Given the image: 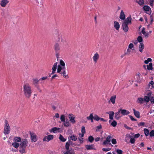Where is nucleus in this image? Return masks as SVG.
Segmentation results:
<instances>
[{
	"label": "nucleus",
	"instance_id": "nucleus-1",
	"mask_svg": "<svg viewBox=\"0 0 154 154\" xmlns=\"http://www.w3.org/2000/svg\"><path fill=\"white\" fill-rule=\"evenodd\" d=\"M60 65L58 66L57 62H56L54 64L52 69V71L51 74H53L55 73L57 67V72L60 74L64 78L66 79L68 78V75L66 71L65 63L62 60H60Z\"/></svg>",
	"mask_w": 154,
	"mask_h": 154
},
{
	"label": "nucleus",
	"instance_id": "nucleus-2",
	"mask_svg": "<svg viewBox=\"0 0 154 154\" xmlns=\"http://www.w3.org/2000/svg\"><path fill=\"white\" fill-rule=\"evenodd\" d=\"M23 94L25 97L29 99L32 94V90L31 86L28 83L24 84L23 85Z\"/></svg>",
	"mask_w": 154,
	"mask_h": 154
},
{
	"label": "nucleus",
	"instance_id": "nucleus-3",
	"mask_svg": "<svg viewBox=\"0 0 154 154\" xmlns=\"http://www.w3.org/2000/svg\"><path fill=\"white\" fill-rule=\"evenodd\" d=\"M28 140L26 138L22 139V141L20 143L19 151L21 154L25 153L26 149L28 146Z\"/></svg>",
	"mask_w": 154,
	"mask_h": 154
},
{
	"label": "nucleus",
	"instance_id": "nucleus-4",
	"mask_svg": "<svg viewBox=\"0 0 154 154\" xmlns=\"http://www.w3.org/2000/svg\"><path fill=\"white\" fill-rule=\"evenodd\" d=\"M131 16L128 17L126 20H125L122 23V27L123 30L125 32H127L128 31V25L131 23Z\"/></svg>",
	"mask_w": 154,
	"mask_h": 154
},
{
	"label": "nucleus",
	"instance_id": "nucleus-5",
	"mask_svg": "<svg viewBox=\"0 0 154 154\" xmlns=\"http://www.w3.org/2000/svg\"><path fill=\"white\" fill-rule=\"evenodd\" d=\"M5 124L4 127L3 133L5 135L8 134L10 132L11 128L7 121L5 120Z\"/></svg>",
	"mask_w": 154,
	"mask_h": 154
},
{
	"label": "nucleus",
	"instance_id": "nucleus-6",
	"mask_svg": "<svg viewBox=\"0 0 154 154\" xmlns=\"http://www.w3.org/2000/svg\"><path fill=\"white\" fill-rule=\"evenodd\" d=\"M112 137L110 136H108L106 138L105 140L104 141L103 143V145H111L110 143L111 140H112Z\"/></svg>",
	"mask_w": 154,
	"mask_h": 154
},
{
	"label": "nucleus",
	"instance_id": "nucleus-7",
	"mask_svg": "<svg viewBox=\"0 0 154 154\" xmlns=\"http://www.w3.org/2000/svg\"><path fill=\"white\" fill-rule=\"evenodd\" d=\"M143 77L142 76L139 72L137 73L136 75L135 79L136 81L138 82H140L143 80Z\"/></svg>",
	"mask_w": 154,
	"mask_h": 154
},
{
	"label": "nucleus",
	"instance_id": "nucleus-8",
	"mask_svg": "<svg viewBox=\"0 0 154 154\" xmlns=\"http://www.w3.org/2000/svg\"><path fill=\"white\" fill-rule=\"evenodd\" d=\"M30 138L32 142H36L37 140L36 135L33 133H30Z\"/></svg>",
	"mask_w": 154,
	"mask_h": 154
},
{
	"label": "nucleus",
	"instance_id": "nucleus-9",
	"mask_svg": "<svg viewBox=\"0 0 154 154\" xmlns=\"http://www.w3.org/2000/svg\"><path fill=\"white\" fill-rule=\"evenodd\" d=\"M69 119L70 121L72 124H74L75 122V116L72 114H70L69 115Z\"/></svg>",
	"mask_w": 154,
	"mask_h": 154
},
{
	"label": "nucleus",
	"instance_id": "nucleus-10",
	"mask_svg": "<svg viewBox=\"0 0 154 154\" xmlns=\"http://www.w3.org/2000/svg\"><path fill=\"white\" fill-rule=\"evenodd\" d=\"M54 136L53 135H49L48 136H45L43 139V141H44L48 142L52 140Z\"/></svg>",
	"mask_w": 154,
	"mask_h": 154
},
{
	"label": "nucleus",
	"instance_id": "nucleus-11",
	"mask_svg": "<svg viewBox=\"0 0 154 154\" xmlns=\"http://www.w3.org/2000/svg\"><path fill=\"white\" fill-rule=\"evenodd\" d=\"M100 57V55L97 53H95L93 57V59L95 63H96Z\"/></svg>",
	"mask_w": 154,
	"mask_h": 154
},
{
	"label": "nucleus",
	"instance_id": "nucleus-12",
	"mask_svg": "<svg viewBox=\"0 0 154 154\" xmlns=\"http://www.w3.org/2000/svg\"><path fill=\"white\" fill-rule=\"evenodd\" d=\"M9 2L8 0H1L0 5L1 7L4 8L6 7Z\"/></svg>",
	"mask_w": 154,
	"mask_h": 154
},
{
	"label": "nucleus",
	"instance_id": "nucleus-13",
	"mask_svg": "<svg viewBox=\"0 0 154 154\" xmlns=\"http://www.w3.org/2000/svg\"><path fill=\"white\" fill-rule=\"evenodd\" d=\"M122 115L121 114L120 111L119 109L118 111L115 113V119L117 120H119V119L122 117Z\"/></svg>",
	"mask_w": 154,
	"mask_h": 154
},
{
	"label": "nucleus",
	"instance_id": "nucleus-14",
	"mask_svg": "<svg viewBox=\"0 0 154 154\" xmlns=\"http://www.w3.org/2000/svg\"><path fill=\"white\" fill-rule=\"evenodd\" d=\"M60 45L57 43H56L54 45V49L56 52H58L60 51Z\"/></svg>",
	"mask_w": 154,
	"mask_h": 154
},
{
	"label": "nucleus",
	"instance_id": "nucleus-15",
	"mask_svg": "<svg viewBox=\"0 0 154 154\" xmlns=\"http://www.w3.org/2000/svg\"><path fill=\"white\" fill-rule=\"evenodd\" d=\"M60 128L55 127L50 129L49 131L50 132H53L54 133H56L57 132H60Z\"/></svg>",
	"mask_w": 154,
	"mask_h": 154
},
{
	"label": "nucleus",
	"instance_id": "nucleus-16",
	"mask_svg": "<svg viewBox=\"0 0 154 154\" xmlns=\"http://www.w3.org/2000/svg\"><path fill=\"white\" fill-rule=\"evenodd\" d=\"M119 110H120V112L122 115H127L130 114V113L129 111L126 109H119Z\"/></svg>",
	"mask_w": 154,
	"mask_h": 154
},
{
	"label": "nucleus",
	"instance_id": "nucleus-17",
	"mask_svg": "<svg viewBox=\"0 0 154 154\" xmlns=\"http://www.w3.org/2000/svg\"><path fill=\"white\" fill-rule=\"evenodd\" d=\"M116 95H113L112 96L110 99V100L109 101H109H111L112 103L113 104H114L115 103L116 99Z\"/></svg>",
	"mask_w": 154,
	"mask_h": 154
},
{
	"label": "nucleus",
	"instance_id": "nucleus-18",
	"mask_svg": "<svg viewBox=\"0 0 154 154\" xmlns=\"http://www.w3.org/2000/svg\"><path fill=\"white\" fill-rule=\"evenodd\" d=\"M144 100L143 98L142 97H138L137 99V103L140 104H143L144 102Z\"/></svg>",
	"mask_w": 154,
	"mask_h": 154
},
{
	"label": "nucleus",
	"instance_id": "nucleus-19",
	"mask_svg": "<svg viewBox=\"0 0 154 154\" xmlns=\"http://www.w3.org/2000/svg\"><path fill=\"white\" fill-rule=\"evenodd\" d=\"M85 147L87 150L95 149L94 145H88L85 146Z\"/></svg>",
	"mask_w": 154,
	"mask_h": 154
},
{
	"label": "nucleus",
	"instance_id": "nucleus-20",
	"mask_svg": "<svg viewBox=\"0 0 154 154\" xmlns=\"http://www.w3.org/2000/svg\"><path fill=\"white\" fill-rule=\"evenodd\" d=\"M134 113L135 116L137 118H139L140 117V112L136 111L134 109H133Z\"/></svg>",
	"mask_w": 154,
	"mask_h": 154
},
{
	"label": "nucleus",
	"instance_id": "nucleus-21",
	"mask_svg": "<svg viewBox=\"0 0 154 154\" xmlns=\"http://www.w3.org/2000/svg\"><path fill=\"white\" fill-rule=\"evenodd\" d=\"M114 27L117 30H118L120 28V25L119 23L117 21H115L114 22Z\"/></svg>",
	"mask_w": 154,
	"mask_h": 154
},
{
	"label": "nucleus",
	"instance_id": "nucleus-22",
	"mask_svg": "<svg viewBox=\"0 0 154 154\" xmlns=\"http://www.w3.org/2000/svg\"><path fill=\"white\" fill-rule=\"evenodd\" d=\"M108 113L109 115V119H110L112 120L113 118L114 115L115 114V113L114 112L112 111H110Z\"/></svg>",
	"mask_w": 154,
	"mask_h": 154
},
{
	"label": "nucleus",
	"instance_id": "nucleus-23",
	"mask_svg": "<svg viewBox=\"0 0 154 154\" xmlns=\"http://www.w3.org/2000/svg\"><path fill=\"white\" fill-rule=\"evenodd\" d=\"M22 139L20 137H15L14 138L13 140L14 142H21Z\"/></svg>",
	"mask_w": 154,
	"mask_h": 154
},
{
	"label": "nucleus",
	"instance_id": "nucleus-24",
	"mask_svg": "<svg viewBox=\"0 0 154 154\" xmlns=\"http://www.w3.org/2000/svg\"><path fill=\"white\" fill-rule=\"evenodd\" d=\"M119 18L123 20H124L125 18V15L122 10H121Z\"/></svg>",
	"mask_w": 154,
	"mask_h": 154
},
{
	"label": "nucleus",
	"instance_id": "nucleus-25",
	"mask_svg": "<svg viewBox=\"0 0 154 154\" xmlns=\"http://www.w3.org/2000/svg\"><path fill=\"white\" fill-rule=\"evenodd\" d=\"M144 48V45L142 43H140L139 46V51L141 52H143V50Z\"/></svg>",
	"mask_w": 154,
	"mask_h": 154
},
{
	"label": "nucleus",
	"instance_id": "nucleus-26",
	"mask_svg": "<svg viewBox=\"0 0 154 154\" xmlns=\"http://www.w3.org/2000/svg\"><path fill=\"white\" fill-rule=\"evenodd\" d=\"M154 83L153 81H151L148 85V87H149V88H150V89H152V88H153Z\"/></svg>",
	"mask_w": 154,
	"mask_h": 154
},
{
	"label": "nucleus",
	"instance_id": "nucleus-27",
	"mask_svg": "<svg viewBox=\"0 0 154 154\" xmlns=\"http://www.w3.org/2000/svg\"><path fill=\"white\" fill-rule=\"evenodd\" d=\"M69 138H70L72 140L74 141H76L77 139V137L75 135H72L69 137Z\"/></svg>",
	"mask_w": 154,
	"mask_h": 154
},
{
	"label": "nucleus",
	"instance_id": "nucleus-28",
	"mask_svg": "<svg viewBox=\"0 0 154 154\" xmlns=\"http://www.w3.org/2000/svg\"><path fill=\"white\" fill-rule=\"evenodd\" d=\"M71 143L70 140H69L68 142L66 143L65 145V148L67 150H69V146Z\"/></svg>",
	"mask_w": 154,
	"mask_h": 154
},
{
	"label": "nucleus",
	"instance_id": "nucleus-29",
	"mask_svg": "<svg viewBox=\"0 0 154 154\" xmlns=\"http://www.w3.org/2000/svg\"><path fill=\"white\" fill-rule=\"evenodd\" d=\"M12 145L16 149L18 148L19 146L20 147V143L17 142H14L12 143Z\"/></svg>",
	"mask_w": 154,
	"mask_h": 154
},
{
	"label": "nucleus",
	"instance_id": "nucleus-30",
	"mask_svg": "<svg viewBox=\"0 0 154 154\" xmlns=\"http://www.w3.org/2000/svg\"><path fill=\"white\" fill-rule=\"evenodd\" d=\"M64 154H75V152L73 149H70L64 153Z\"/></svg>",
	"mask_w": 154,
	"mask_h": 154
},
{
	"label": "nucleus",
	"instance_id": "nucleus-31",
	"mask_svg": "<svg viewBox=\"0 0 154 154\" xmlns=\"http://www.w3.org/2000/svg\"><path fill=\"white\" fill-rule=\"evenodd\" d=\"M59 139L61 141L63 142H64L66 141V139L64 138L63 136L61 134L60 135Z\"/></svg>",
	"mask_w": 154,
	"mask_h": 154
},
{
	"label": "nucleus",
	"instance_id": "nucleus-32",
	"mask_svg": "<svg viewBox=\"0 0 154 154\" xmlns=\"http://www.w3.org/2000/svg\"><path fill=\"white\" fill-rule=\"evenodd\" d=\"M144 132L145 136L147 137L148 136L149 133V131L147 128H144L143 130Z\"/></svg>",
	"mask_w": 154,
	"mask_h": 154
},
{
	"label": "nucleus",
	"instance_id": "nucleus-33",
	"mask_svg": "<svg viewBox=\"0 0 154 154\" xmlns=\"http://www.w3.org/2000/svg\"><path fill=\"white\" fill-rule=\"evenodd\" d=\"M143 9L144 11H149V10L151 9L150 7L147 5L144 6L143 7Z\"/></svg>",
	"mask_w": 154,
	"mask_h": 154
},
{
	"label": "nucleus",
	"instance_id": "nucleus-34",
	"mask_svg": "<svg viewBox=\"0 0 154 154\" xmlns=\"http://www.w3.org/2000/svg\"><path fill=\"white\" fill-rule=\"evenodd\" d=\"M39 80H38L37 79L34 78L32 79V82L34 85L38 84V83Z\"/></svg>",
	"mask_w": 154,
	"mask_h": 154
},
{
	"label": "nucleus",
	"instance_id": "nucleus-35",
	"mask_svg": "<svg viewBox=\"0 0 154 154\" xmlns=\"http://www.w3.org/2000/svg\"><path fill=\"white\" fill-rule=\"evenodd\" d=\"M63 125L64 126L66 127H68L69 126V122L68 120H66L65 122H64Z\"/></svg>",
	"mask_w": 154,
	"mask_h": 154
},
{
	"label": "nucleus",
	"instance_id": "nucleus-36",
	"mask_svg": "<svg viewBox=\"0 0 154 154\" xmlns=\"http://www.w3.org/2000/svg\"><path fill=\"white\" fill-rule=\"evenodd\" d=\"M143 99L144 101L146 103L148 102L150 100V98L147 96H145Z\"/></svg>",
	"mask_w": 154,
	"mask_h": 154
},
{
	"label": "nucleus",
	"instance_id": "nucleus-37",
	"mask_svg": "<svg viewBox=\"0 0 154 154\" xmlns=\"http://www.w3.org/2000/svg\"><path fill=\"white\" fill-rule=\"evenodd\" d=\"M147 68L148 70H152V63H150L148 65H147Z\"/></svg>",
	"mask_w": 154,
	"mask_h": 154
},
{
	"label": "nucleus",
	"instance_id": "nucleus-38",
	"mask_svg": "<svg viewBox=\"0 0 154 154\" xmlns=\"http://www.w3.org/2000/svg\"><path fill=\"white\" fill-rule=\"evenodd\" d=\"M93 116L92 113L89 116L87 117V119L88 120H90L91 119H93Z\"/></svg>",
	"mask_w": 154,
	"mask_h": 154
},
{
	"label": "nucleus",
	"instance_id": "nucleus-39",
	"mask_svg": "<svg viewBox=\"0 0 154 154\" xmlns=\"http://www.w3.org/2000/svg\"><path fill=\"white\" fill-rule=\"evenodd\" d=\"M57 36L58 38V41H60V39L63 36L61 34L58 33L57 35Z\"/></svg>",
	"mask_w": 154,
	"mask_h": 154
},
{
	"label": "nucleus",
	"instance_id": "nucleus-40",
	"mask_svg": "<svg viewBox=\"0 0 154 154\" xmlns=\"http://www.w3.org/2000/svg\"><path fill=\"white\" fill-rule=\"evenodd\" d=\"M137 41L139 42H142L143 39L141 36H139L137 38Z\"/></svg>",
	"mask_w": 154,
	"mask_h": 154
},
{
	"label": "nucleus",
	"instance_id": "nucleus-41",
	"mask_svg": "<svg viewBox=\"0 0 154 154\" xmlns=\"http://www.w3.org/2000/svg\"><path fill=\"white\" fill-rule=\"evenodd\" d=\"M117 122L114 120H113V121L111 123V125L113 127H115L117 125Z\"/></svg>",
	"mask_w": 154,
	"mask_h": 154
},
{
	"label": "nucleus",
	"instance_id": "nucleus-42",
	"mask_svg": "<svg viewBox=\"0 0 154 154\" xmlns=\"http://www.w3.org/2000/svg\"><path fill=\"white\" fill-rule=\"evenodd\" d=\"M60 119L61 121L65 122V116L63 115H62L60 118Z\"/></svg>",
	"mask_w": 154,
	"mask_h": 154
},
{
	"label": "nucleus",
	"instance_id": "nucleus-43",
	"mask_svg": "<svg viewBox=\"0 0 154 154\" xmlns=\"http://www.w3.org/2000/svg\"><path fill=\"white\" fill-rule=\"evenodd\" d=\"M63 43H66V41L65 38L64 37L62 36L60 39V41Z\"/></svg>",
	"mask_w": 154,
	"mask_h": 154
},
{
	"label": "nucleus",
	"instance_id": "nucleus-44",
	"mask_svg": "<svg viewBox=\"0 0 154 154\" xmlns=\"http://www.w3.org/2000/svg\"><path fill=\"white\" fill-rule=\"evenodd\" d=\"M88 139V140L91 143L94 140V137L91 136H90Z\"/></svg>",
	"mask_w": 154,
	"mask_h": 154
},
{
	"label": "nucleus",
	"instance_id": "nucleus-45",
	"mask_svg": "<svg viewBox=\"0 0 154 154\" xmlns=\"http://www.w3.org/2000/svg\"><path fill=\"white\" fill-rule=\"evenodd\" d=\"M93 119L96 121H98L100 120V118H99L97 115H95L94 116Z\"/></svg>",
	"mask_w": 154,
	"mask_h": 154
},
{
	"label": "nucleus",
	"instance_id": "nucleus-46",
	"mask_svg": "<svg viewBox=\"0 0 154 154\" xmlns=\"http://www.w3.org/2000/svg\"><path fill=\"white\" fill-rule=\"evenodd\" d=\"M131 50L130 49L128 48L127 50V52L125 54L128 55H130L131 54Z\"/></svg>",
	"mask_w": 154,
	"mask_h": 154
},
{
	"label": "nucleus",
	"instance_id": "nucleus-47",
	"mask_svg": "<svg viewBox=\"0 0 154 154\" xmlns=\"http://www.w3.org/2000/svg\"><path fill=\"white\" fill-rule=\"evenodd\" d=\"M130 137L131 138L130 142L131 143H134L135 141V139L131 137V136H130Z\"/></svg>",
	"mask_w": 154,
	"mask_h": 154
},
{
	"label": "nucleus",
	"instance_id": "nucleus-48",
	"mask_svg": "<svg viewBox=\"0 0 154 154\" xmlns=\"http://www.w3.org/2000/svg\"><path fill=\"white\" fill-rule=\"evenodd\" d=\"M81 132L82 133L85 134V129L84 126L82 127Z\"/></svg>",
	"mask_w": 154,
	"mask_h": 154
},
{
	"label": "nucleus",
	"instance_id": "nucleus-49",
	"mask_svg": "<svg viewBox=\"0 0 154 154\" xmlns=\"http://www.w3.org/2000/svg\"><path fill=\"white\" fill-rule=\"evenodd\" d=\"M138 3L140 5H142L144 4V1L143 0H139Z\"/></svg>",
	"mask_w": 154,
	"mask_h": 154
},
{
	"label": "nucleus",
	"instance_id": "nucleus-50",
	"mask_svg": "<svg viewBox=\"0 0 154 154\" xmlns=\"http://www.w3.org/2000/svg\"><path fill=\"white\" fill-rule=\"evenodd\" d=\"M152 60L150 58H148L147 60H145L144 63L145 64H148L149 62L151 61Z\"/></svg>",
	"mask_w": 154,
	"mask_h": 154
},
{
	"label": "nucleus",
	"instance_id": "nucleus-51",
	"mask_svg": "<svg viewBox=\"0 0 154 154\" xmlns=\"http://www.w3.org/2000/svg\"><path fill=\"white\" fill-rule=\"evenodd\" d=\"M145 123L144 122H141L138 124V125L139 127L141 126H143L144 125Z\"/></svg>",
	"mask_w": 154,
	"mask_h": 154
},
{
	"label": "nucleus",
	"instance_id": "nucleus-52",
	"mask_svg": "<svg viewBox=\"0 0 154 154\" xmlns=\"http://www.w3.org/2000/svg\"><path fill=\"white\" fill-rule=\"evenodd\" d=\"M149 135L150 137H153L154 136V130H152L149 133Z\"/></svg>",
	"mask_w": 154,
	"mask_h": 154
},
{
	"label": "nucleus",
	"instance_id": "nucleus-53",
	"mask_svg": "<svg viewBox=\"0 0 154 154\" xmlns=\"http://www.w3.org/2000/svg\"><path fill=\"white\" fill-rule=\"evenodd\" d=\"M111 150V149L109 148H103L102 149V150L104 151L107 152Z\"/></svg>",
	"mask_w": 154,
	"mask_h": 154
},
{
	"label": "nucleus",
	"instance_id": "nucleus-54",
	"mask_svg": "<svg viewBox=\"0 0 154 154\" xmlns=\"http://www.w3.org/2000/svg\"><path fill=\"white\" fill-rule=\"evenodd\" d=\"M112 143L113 144H115L116 143V139H112L111 140Z\"/></svg>",
	"mask_w": 154,
	"mask_h": 154
},
{
	"label": "nucleus",
	"instance_id": "nucleus-55",
	"mask_svg": "<svg viewBox=\"0 0 154 154\" xmlns=\"http://www.w3.org/2000/svg\"><path fill=\"white\" fill-rule=\"evenodd\" d=\"M133 44L132 43H131L129 45L128 48L131 49L132 48H133Z\"/></svg>",
	"mask_w": 154,
	"mask_h": 154
},
{
	"label": "nucleus",
	"instance_id": "nucleus-56",
	"mask_svg": "<svg viewBox=\"0 0 154 154\" xmlns=\"http://www.w3.org/2000/svg\"><path fill=\"white\" fill-rule=\"evenodd\" d=\"M116 152L118 154H122V151L120 149H117L116 150Z\"/></svg>",
	"mask_w": 154,
	"mask_h": 154
},
{
	"label": "nucleus",
	"instance_id": "nucleus-57",
	"mask_svg": "<svg viewBox=\"0 0 154 154\" xmlns=\"http://www.w3.org/2000/svg\"><path fill=\"white\" fill-rule=\"evenodd\" d=\"M129 116L131 120L134 121H136L137 120L136 119H135L134 118H133V117L132 116Z\"/></svg>",
	"mask_w": 154,
	"mask_h": 154
},
{
	"label": "nucleus",
	"instance_id": "nucleus-58",
	"mask_svg": "<svg viewBox=\"0 0 154 154\" xmlns=\"http://www.w3.org/2000/svg\"><path fill=\"white\" fill-rule=\"evenodd\" d=\"M154 0H150V6L152 7L153 5V2Z\"/></svg>",
	"mask_w": 154,
	"mask_h": 154
},
{
	"label": "nucleus",
	"instance_id": "nucleus-59",
	"mask_svg": "<svg viewBox=\"0 0 154 154\" xmlns=\"http://www.w3.org/2000/svg\"><path fill=\"white\" fill-rule=\"evenodd\" d=\"M48 78V77L47 76H45L42 77L41 78H40L39 79V81H40L41 80H45L46 79Z\"/></svg>",
	"mask_w": 154,
	"mask_h": 154
},
{
	"label": "nucleus",
	"instance_id": "nucleus-60",
	"mask_svg": "<svg viewBox=\"0 0 154 154\" xmlns=\"http://www.w3.org/2000/svg\"><path fill=\"white\" fill-rule=\"evenodd\" d=\"M56 57L57 59V60H58V59L60 58L59 54L58 52H56Z\"/></svg>",
	"mask_w": 154,
	"mask_h": 154
},
{
	"label": "nucleus",
	"instance_id": "nucleus-61",
	"mask_svg": "<svg viewBox=\"0 0 154 154\" xmlns=\"http://www.w3.org/2000/svg\"><path fill=\"white\" fill-rule=\"evenodd\" d=\"M150 100L151 103H154V97H152L151 99H150Z\"/></svg>",
	"mask_w": 154,
	"mask_h": 154
},
{
	"label": "nucleus",
	"instance_id": "nucleus-62",
	"mask_svg": "<svg viewBox=\"0 0 154 154\" xmlns=\"http://www.w3.org/2000/svg\"><path fill=\"white\" fill-rule=\"evenodd\" d=\"M142 32L144 35H145L146 34V32H145V28H143V29H142Z\"/></svg>",
	"mask_w": 154,
	"mask_h": 154
},
{
	"label": "nucleus",
	"instance_id": "nucleus-63",
	"mask_svg": "<svg viewBox=\"0 0 154 154\" xmlns=\"http://www.w3.org/2000/svg\"><path fill=\"white\" fill-rule=\"evenodd\" d=\"M140 136V134H135L134 135V137L135 138H137L138 137H139Z\"/></svg>",
	"mask_w": 154,
	"mask_h": 154
},
{
	"label": "nucleus",
	"instance_id": "nucleus-64",
	"mask_svg": "<svg viewBox=\"0 0 154 154\" xmlns=\"http://www.w3.org/2000/svg\"><path fill=\"white\" fill-rule=\"evenodd\" d=\"M84 134H83V133H79V136L80 137H84Z\"/></svg>",
	"mask_w": 154,
	"mask_h": 154
}]
</instances>
